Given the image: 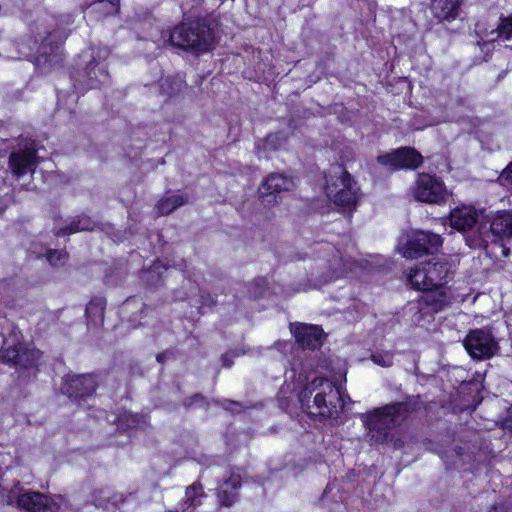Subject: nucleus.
Masks as SVG:
<instances>
[{"label": "nucleus", "mask_w": 512, "mask_h": 512, "mask_svg": "<svg viewBox=\"0 0 512 512\" xmlns=\"http://www.w3.org/2000/svg\"><path fill=\"white\" fill-rule=\"evenodd\" d=\"M302 410L311 417L330 418L344 407L340 391L330 380L316 377L299 394Z\"/></svg>", "instance_id": "1"}, {"label": "nucleus", "mask_w": 512, "mask_h": 512, "mask_svg": "<svg viewBox=\"0 0 512 512\" xmlns=\"http://www.w3.org/2000/svg\"><path fill=\"white\" fill-rule=\"evenodd\" d=\"M410 413L411 406L408 403L394 402L362 414L361 420L370 440L381 444L387 441L389 431L400 426Z\"/></svg>", "instance_id": "2"}, {"label": "nucleus", "mask_w": 512, "mask_h": 512, "mask_svg": "<svg viewBox=\"0 0 512 512\" xmlns=\"http://www.w3.org/2000/svg\"><path fill=\"white\" fill-rule=\"evenodd\" d=\"M484 210L462 206L450 212L449 221L453 229L463 234L466 244L472 249H486Z\"/></svg>", "instance_id": "3"}, {"label": "nucleus", "mask_w": 512, "mask_h": 512, "mask_svg": "<svg viewBox=\"0 0 512 512\" xmlns=\"http://www.w3.org/2000/svg\"><path fill=\"white\" fill-rule=\"evenodd\" d=\"M325 179L327 197L344 212L354 210L360 198V188L351 175L336 165L331 167Z\"/></svg>", "instance_id": "4"}, {"label": "nucleus", "mask_w": 512, "mask_h": 512, "mask_svg": "<svg viewBox=\"0 0 512 512\" xmlns=\"http://www.w3.org/2000/svg\"><path fill=\"white\" fill-rule=\"evenodd\" d=\"M169 42L177 48L195 53L208 51L214 43L212 29L202 21L181 23L173 28Z\"/></svg>", "instance_id": "5"}, {"label": "nucleus", "mask_w": 512, "mask_h": 512, "mask_svg": "<svg viewBox=\"0 0 512 512\" xmlns=\"http://www.w3.org/2000/svg\"><path fill=\"white\" fill-rule=\"evenodd\" d=\"M452 275L453 271L448 262L433 257L411 269L409 281L416 289H428L444 286Z\"/></svg>", "instance_id": "6"}, {"label": "nucleus", "mask_w": 512, "mask_h": 512, "mask_svg": "<svg viewBox=\"0 0 512 512\" xmlns=\"http://www.w3.org/2000/svg\"><path fill=\"white\" fill-rule=\"evenodd\" d=\"M45 23V18L38 19L30 26L29 33L16 43L21 57L31 59L34 55L38 54L36 60L39 62V57L46 55L51 50V42L49 41L51 33L48 31Z\"/></svg>", "instance_id": "7"}, {"label": "nucleus", "mask_w": 512, "mask_h": 512, "mask_svg": "<svg viewBox=\"0 0 512 512\" xmlns=\"http://www.w3.org/2000/svg\"><path fill=\"white\" fill-rule=\"evenodd\" d=\"M413 195L419 202L441 205L448 200L450 193L440 178L421 173L415 182Z\"/></svg>", "instance_id": "8"}, {"label": "nucleus", "mask_w": 512, "mask_h": 512, "mask_svg": "<svg viewBox=\"0 0 512 512\" xmlns=\"http://www.w3.org/2000/svg\"><path fill=\"white\" fill-rule=\"evenodd\" d=\"M442 245L440 235L430 231H414L400 248V253L405 258H419L423 255L433 254Z\"/></svg>", "instance_id": "9"}, {"label": "nucleus", "mask_w": 512, "mask_h": 512, "mask_svg": "<svg viewBox=\"0 0 512 512\" xmlns=\"http://www.w3.org/2000/svg\"><path fill=\"white\" fill-rule=\"evenodd\" d=\"M464 346L475 359L491 358L498 350L492 334L484 329L471 330L464 340Z\"/></svg>", "instance_id": "10"}, {"label": "nucleus", "mask_w": 512, "mask_h": 512, "mask_svg": "<svg viewBox=\"0 0 512 512\" xmlns=\"http://www.w3.org/2000/svg\"><path fill=\"white\" fill-rule=\"evenodd\" d=\"M97 388V381L92 374L68 375L61 387L63 394L70 399L85 400L90 397Z\"/></svg>", "instance_id": "11"}, {"label": "nucleus", "mask_w": 512, "mask_h": 512, "mask_svg": "<svg viewBox=\"0 0 512 512\" xmlns=\"http://www.w3.org/2000/svg\"><path fill=\"white\" fill-rule=\"evenodd\" d=\"M485 230L488 232L486 238V247L489 242H493L495 238L512 237V212L499 211L496 213L486 214L484 212Z\"/></svg>", "instance_id": "12"}, {"label": "nucleus", "mask_w": 512, "mask_h": 512, "mask_svg": "<svg viewBox=\"0 0 512 512\" xmlns=\"http://www.w3.org/2000/svg\"><path fill=\"white\" fill-rule=\"evenodd\" d=\"M377 160L382 165L391 166L394 169H416L422 162V155L411 147H402L391 153L380 155Z\"/></svg>", "instance_id": "13"}, {"label": "nucleus", "mask_w": 512, "mask_h": 512, "mask_svg": "<svg viewBox=\"0 0 512 512\" xmlns=\"http://www.w3.org/2000/svg\"><path fill=\"white\" fill-rule=\"evenodd\" d=\"M41 352L33 347L5 342V347L0 349V360L6 364L28 366L37 361Z\"/></svg>", "instance_id": "14"}, {"label": "nucleus", "mask_w": 512, "mask_h": 512, "mask_svg": "<svg viewBox=\"0 0 512 512\" xmlns=\"http://www.w3.org/2000/svg\"><path fill=\"white\" fill-rule=\"evenodd\" d=\"M290 330L296 341L303 348L315 350L322 345L324 333L319 326L303 323H291Z\"/></svg>", "instance_id": "15"}, {"label": "nucleus", "mask_w": 512, "mask_h": 512, "mask_svg": "<svg viewBox=\"0 0 512 512\" xmlns=\"http://www.w3.org/2000/svg\"><path fill=\"white\" fill-rule=\"evenodd\" d=\"M17 504L28 512H55L58 509L54 499L34 491H26L19 495Z\"/></svg>", "instance_id": "16"}, {"label": "nucleus", "mask_w": 512, "mask_h": 512, "mask_svg": "<svg viewBox=\"0 0 512 512\" xmlns=\"http://www.w3.org/2000/svg\"><path fill=\"white\" fill-rule=\"evenodd\" d=\"M421 290L423 293L420 299L427 306L432 315L444 310L453 303V296L450 290L445 286Z\"/></svg>", "instance_id": "17"}, {"label": "nucleus", "mask_w": 512, "mask_h": 512, "mask_svg": "<svg viewBox=\"0 0 512 512\" xmlns=\"http://www.w3.org/2000/svg\"><path fill=\"white\" fill-rule=\"evenodd\" d=\"M38 163L36 150L32 148L14 151L9 156V167L18 178L27 172L34 173Z\"/></svg>", "instance_id": "18"}, {"label": "nucleus", "mask_w": 512, "mask_h": 512, "mask_svg": "<svg viewBox=\"0 0 512 512\" xmlns=\"http://www.w3.org/2000/svg\"><path fill=\"white\" fill-rule=\"evenodd\" d=\"M295 187L292 177L280 173H271L262 182L259 192L262 196L291 191Z\"/></svg>", "instance_id": "19"}, {"label": "nucleus", "mask_w": 512, "mask_h": 512, "mask_svg": "<svg viewBox=\"0 0 512 512\" xmlns=\"http://www.w3.org/2000/svg\"><path fill=\"white\" fill-rule=\"evenodd\" d=\"M461 0H432L431 11L439 21L454 20L460 11Z\"/></svg>", "instance_id": "20"}, {"label": "nucleus", "mask_w": 512, "mask_h": 512, "mask_svg": "<svg viewBox=\"0 0 512 512\" xmlns=\"http://www.w3.org/2000/svg\"><path fill=\"white\" fill-rule=\"evenodd\" d=\"M404 315L409 318L414 325H423L433 318L427 306L422 302L420 297L410 301L404 308Z\"/></svg>", "instance_id": "21"}, {"label": "nucleus", "mask_w": 512, "mask_h": 512, "mask_svg": "<svg viewBox=\"0 0 512 512\" xmlns=\"http://www.w3.org/2000/svg\"><path fill=\"white\" fill-rule=\"evenodd\" d=\"M85 85L88 88H98L109 80L107 67L104 63L90 62L85 69Z\"/></svg>", "instance_id": "22"}, {"label": "nucleus", "mask_w": 512, "mask_h": 512, "mask_svg": "<svg viewBox=\"0 0 512 512\" xmlns=\"http://www.w3.org/2000/svg\"><path fill=\"white\" fill-rule=\"evenodd\" d=\"M489 36L490 37L488 39L477 42L482 51H489L492 43L497 38H512V15L507 18L501 19L500 24L497 26L496 29L491 30Z\"/></svg>", "instance_id": "23"}, {"label": "nucleus", "mask_w": 512, "mask_h": 512, "mask_svg": "<svg viewBox=\"0 0 512 512\" xmlns=\"http://www.w3.org/2000/svg\"><path fill=\"white\" fill-rule=\"evenodd\" d=\"M188 202V197L182 194H173L161 198L155 205L157 216L168 215L177 208L185 205Z\"/></svg>", "instance_id": "24"}, {"label": "nucleus", "mask_w": 512, "mask_h": 512, "mask_svg": "<svg viewBox=\"0 0 512 512\" xmlns=\"http://www.w3.org/2000/svg\"><path fill=\"white\" fill-rule=\"evenodd\" d=\"M94 223L90 218L86 216H79L72 220L68 226L62 227L57 234L58 235H69L78 231H89L93 230Z\"/></svg>", "instance_id": "25"}, {"label": "nucleus", "mask_w": 512, "mask_h": 512, "mask_svg": "<svg viewBox=\"0 0 512 512\" xmlns=\"http://www.w3.org/2000/svg\"><path fill=\"white\" fill-rule=\"evenodd\" d=\"M166 270L161 262H154L149 269L142 272L141 279L151 286H157L162 282V275Z\"/></svg>", "instance_id": "26"}, {"label": "nucleus", "mask_w": 512, "mask_h": 512, "mask_svg": "<svg viewBox=\"0 0 512 512\" xmlns=\"http://www.w3.org/2000/svg\"><path fill=\"white\" fill-rule=\"evenodd\" d=\"M184 86V81L180 76L165 77L160 82L161 94L172 97L178 94Z\"/></svg>", "instance_id": "27"}, {"label": "nucleus", "mask_w": 512, "mask_h": 512, "mask_svg": "<svg viewBox=\"0 0 512 512\" xmlns=\"http://www.w3.org/2000/svg\"><path fill=\"white\" fill-rule=\"evenodd\" d=\"M106 302L102 298L91 300L86 306V315L95 322H103Z\"/></svg>", "instance_id": "28"}, {"label": "nucleus", "mask_w": 512, "mask_h": 512, "mask_svg": "<svg viewBox=\"0 0 512 512\" xmlns=\"http://www.w3.org/2000/svg\"><path fill=\"white\" fill-rule=\"evenodd\" d=\"M117 500L112 497L109 488H100L92 491L90 496V502L96 507L104 508L108 503H115Z\"/></svg>", "instance_id": "29"}, {"label": "nucleus", "mask_w": 512, "mask_h": 512, "mask_svg": "<svg viewBox=\"0 0 512 512\" xmlns=\"http://www.w3.org/2000/svg\"><path fill=\"white\" fill-rule=\"evenodd\" d=\"M249 295L253 299L264 298L268 293V281L266 278H257L249 286Z\"/></svg>", "instance_id": "30"}, {"label": "nucleus", "mask_w": 512, "mask_h": 512, "mask_svg": "<svg viewBox=\"0 0 512 512\" xmlns=\"http://www.w3.org/2000/svg\"><path fill=\"white\" fill-rule=\"evenodd\" d=\"M203 496L202 486L199 483H193L187 487L185 492V502L189 506L196 507L201 504V497Z\"/></svg>", "instance_id": "31"}, {"label": "nucleus", "mask_w": 512, "mask_h": 512, "mask_svg": "<svg viewBox=\"0 0 512 512\" xmlns=\"http://www.w3.org/2000/svg\"><path fill=\"white\" fill-rule=\"evenodd\" d=\"M241 473L238 468L231 469L230 470V476L229 478H226V489L230 487L232 490H235L241 486ZM236 499V495L233 494L231 499L226 494V507L231 505V503Z\"/></svg>", "instance_id": "32"}, {"label": "nucleus", "mask_w": 512, "mask_h": 512, "mask_svg": "<svg viewBox=\"0 0 512 512\" xmlns=\"http://www.w3.org/2000/svg\"><path fill=\"white\" fill-rule=\"evenodd\" d=\"M394 355L390 351L375 352L371 355L372 361L382 367H390L393 365Z\"/></svg>", "instance_id": "33"}, {"label": "nucleus", "mask_w": 512, "mask_h": 512, "mask_svg": "<svg viewBox=\"0 0 512 512\" xmlns=\"http://www.w3.org/2000/svg\"><path fill=\"white\" fill-rule=\"evenodd\" d=\"M65 258V253L61 251H49L47 253V260L51 265H57L58 262Z\"/></svg>", "instance_id": "34"}, {"label": "nucleus", "mask_w": 512, "mask_h": 512, "mask_svg": "<svg viewBox=\"0 0 512 512\" xmlns=\"http://www.w3.org/2000/svg\"><path fill=\"white\" fill-rule=\"evenodd\" d=\"M500 179L512 185V162L502 171Z\"/></svg>", "instance_id": "35"}, {"label": "nucleus", "mask_w": 512, "mask_h": 512, "mask_svg": "<svg viewBox=\"0 0 512 512\" xmlns=\"http://www.w3.org/2000/svg\"><path fill=\"white\" fill-rule=\"evenodd\" d=\"M504 426L506 429L512 432V407L508 411V415L505 419Z\"/></svg>", "instance_id": "36"}, {"label": "nucleus", "mask_w": 512, "mask_h": 512, "mask_svg": "<svg viewBox=\"0 0 512 512\" xmlns=\"http://www.w3.org/2000/svg\"><path fill=\"white\" fill-rule=\"evenodd\" d=\"M488 512H508L507 511V508L500 504V505H493L489 510Z\"/></svg>", "instance_id": "37"}, {"label": "nucleus", "mask_w": 512, "mask_h": 512, "mask_svg": "<svg viewBox=\"0 0 512 512\" xmlns=\"http://www.w3.org/2000/svg\"><path fill=\"white\" fill-rule=\"evenodd\" d=\"M503 255L504 256H508L509 255V250L508 249H503Z\"/></svg>", "instance_id": "38"}, {"label": "nucleus", "mask_w": 512, "mask_h": 512, "mask_svg": "<svg viewBox=\"0 0 512 512\" xmlns=\"http://www.w3.org/2000/svg\"><path fill=\"white\" fill-rule=\"evenodd\" d=\"M225 410H231V411H233V412H234V411H236V408H234V407H228V406L226 405Z\"/></svg>", "instance_id": "39"}, {"label": "nucleus", "mask_w": 512, "mask_h": 512, "mask_svg": "<svg viewBox=\"0 0 512 512\" xmlns=\"http://www.w3.org/2000/svg\"><path fill=\"white\" fill-rule=\"evenodd\" d=\"M229 405H231V406H238V404L236 402H233V401H230Z\"/></svg>", "instance_id": "40"}, {"label": "nucleus", "mask_w": 512, "mask_h": 512, "mask_svg": "<svg viewBox=\"0 0 512 512\" xmlns=\"http://www.w3.org/2000/svg\"><path fill=\"white\" fill-rule=\"evenodd\" d=\"M109 2H111L112 4H115L118 2V0H109Z\"/></svg>", "instance_id": "41"}, {"label": "nucleus", "mask_w": 512, "mask_h": 512, "mask_svg": "<svg viewBox=\"0 0 512 512\" xmlns=\"http://www.w3.org/2000/svg\"><path fill=\"white\" fill-rule=\"evenodd\" d=\"M157 360H158V361H161V355H158V356H157Z\"/></svg>", "instance_id": "42"}]
</instances>
